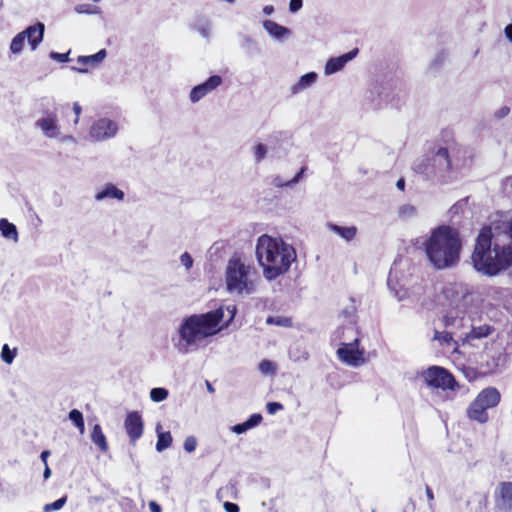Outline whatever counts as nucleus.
Here are the masks:
<instances>
[{"instance_id": "48", "label": "nucleus", "mask_w": 512, "mask_h": 512, "mask_svg": "<svg viewBox=\"0 0 512 512\" xmlns=\"http://www.w3.org/2000/svg\"><path fill=\"white\" fill-rule=\"evenodd\" d=\"M50 57L54 60L64 63L69 60V53H58V52L52 51L50 53Z\"/></svg>"}, {"instance_id": "31", "label": "nucleus", "mask_w": 512, "mask_h": 512, "mask_svg": "<svg viewBox=\"0 0 512 512\" xmlns=\"http://www.w3.org/2000/svg\"><path fill=\"white\" fill-rule=\"evenodd\" d=\"M25 33H18L11 41L10 50L14 54H18L22 51L25 43Z\"/></svg>"}, {"instance_id": "55", "label": "nucleus", "mask_w": 512, "mask_h": 512, "mask_svg": "<svg viewBox=\"0 0 512 512\" xmlns=\"http://www.w3.org/2000/svg\"><path fill=\"white\" fill-rule=\"evenodd\" d=\"M273 184L276 186V187H291V185H287V181H283L279 176H277L274 180H273Z\"/></svg>"}, {"instance_id": "35", "label": "nucleus", "mask_w": 512, "mask_h": 512, "mask_svg": "<svg viewBox=\"0 0 512 512\" xmlns=\"http://www.w3.org/2000/svg\"><path fill=\"white\" fill-rule=\"evenodd\" d=\"M259 371L264 375H271L275 373L276 366L274 362L265 359L259 363Z\"/></svg>"}, {"instance_id": "12", "label": "nucleus", "mask_w": 512, "mask_h": 512, "mask_svg": "<svg viewBox=\"0 0 512 512\" xmlns=\"http://www.w3.org/2000/svg\"><path fill=\"white\" fill-rule=\"evenodd\" d=\"M495 509L499 512H512V482H500L494 493Z\"/></svg>"}, {"instance_id": "2", "label": "nucleus", "mask_w": 512, "mask_h": 512, "mask_svg": "<svg viewBox=\"0 0 512 512\" xmlns=\"http://www.w3.org/2000/svg\"><path fill=\"white\" fill-rule=\"evenodd\" d=\"M494 238L491 226H485L477 236L471 263L479 274L487 277H495L512 266V250L504 247L500 239Z\"/></svg>"}, {"instance_id": "58", "label": "nucleus", "mask_w": 512, "mask_h": 512, "mask_svg": "<svg viewBox=\"0 0 512 512\" xmlns=\"http://www.w3.org/2000/svg\"><path fill=\"white\" fill-rule=\"evenodd\" d=\"M381 90H383V88H381ZM376 92H377L378 97L380 98V100L377 103H375L374 107L375 108H381L382 107L383 99H382V91H380V87H376ZM384 100H386V97L384 98Z\"/></svg>"}, {"instance_id": "20", "label": "nucleus", "mask_w": 512, "mask_h": 512, "mask_svg": "<svg viewBox=\"0 0 512 512\" xmlns=\"http://www.w3.org/2000/svg\"><path fill=\"white\" fill-rule=\"evenodd\" d=\"M263 417L260 413L252 414L246 421L231 427V431L236 434H243L261 424Z\"/></svg>"}, {"instance_id": "25", "label": "nucleus", "mask_w": 512, "mask_h": 512, "mask_svg": "<svg viewBox=\"0 0 512 512\" xmlns=\"http://www.w3.org/2000/svg\"><path fill=\"white\" fill-rule=\"evenodd\" d=\"M328 228L330 231L339 235L342 239H344L347 242L352 241L357 234V227L355 226L343 227L337 224L329 223Z\"/></svg>"}, {"instance_id": "30", "label": "nucleus", "mask_w": 512, "mask_h": 512, "mask_svg": "<svg viewBox=\"0 0 512 512\" xmlns=\"http://www.w3.org/2000/svg\"><path fill=\"white\" fill-rule=\"evenodd\" d=\"M69 419L74 423V425L78 428L81 434L85 431V423L82 413L77 409H72L68 415Z\"/></svg>"}, {"instance_id": "38", "label": "nucleus", "mask_w": 512, "mask_h": 512, "mask_svg": "<svg viewBox=\"0 0 512 512\" xmlns=\"http://www.w3.org/2000/svg\"><path fill=\"white\" fill-rule=\"evenodd\" d=\"M267 150V145L262 143H259L254 147V157L257 163L261 162L266 157Z\"/></svg>"}, {"instance_id": "42", "label": "nucleus", "mask_w": 512, "mask_h": 512, "mask_svg": "<svg viewBox=\"0 0 512 512\" xmlns=\"http://www.w3.org/2000/svg\"><path fill=\"white\" fill-rule=\"evenodd\" d=\"M75 11L78 14H93L96 12V9L90 4H79L75 7Z\"/></svg>"}, {"instance_id": "45", "label": "nucleus", "mask_w": 512, "mask_h": 512, "mask_svg": "<svg viewBox=\"0 0 512 512\" xmlns=\"http://www.w3.org/2000/svg\"><path fill=\"white\" fill-rule=\"evenodd\" d=\"M502 189L505 194L512 196V175L502 181Z\"/></svg>"}, {"instance_id": "51", "label": "nucleus", "mask_w": 512, "mask_h": 512, "mask_svg": "<svg viewBox=\"0 0 512 512\" xmlns=\"http://www.w3.org/2000/svg\"><path fill=\"white\" fill-rule=\"evenodd\" d=\"M226 310L230 313V318L228 320H226V324H225L226 329H228L230 322L236 315L237 308L235 305L234 306H226Z\"/></svg>"}, {"instance_id": "47", "label": "nucleus", "mask_w": 512, "mask_h": 512, "mask_svg": "<svg viewBox=\"0 0 512 512\" xmlns=\"http://www.w3.org/2000/svg\"><path fill=\"white\" fill-rule=\"evenodd\" d=\"M303 6V0H290L289 11L291 13H297Z\"/></svg>"}, {"instance_id": "3", "label": "nucleus", "mask_w": 512, "mask_h": 512, "mask_svg": "<svg viewBox=\"0 0 512 512\" xmlns=\"http://www.w3.org/2000/svg\"><path fill=\"white\" fill-rule=\"evenodd\" d=\"M255 254L264 277L269 281L288 272L297 257L292 245L268 234H263L257 239Z\"/></svg>"}, {"instance_id": "18", "label": "nucleus", "mask_w": 512, "mask_h": 512, "mask_svg": "<svg viewBox=\"0 0 512 512\" xmlns=\"http://www.w3.org/2000/svg\"><path fill=\"white\" fill-rule=\"evenodd\" d=\"M22 33H25V38L28 40L31 48L34 50L38 44L43 40L44 24L37 23L29 26Z\"/></svg>"}, {"instance_id": "56", "label": "nucleus", "mask_w": 512, "mask_h": 512, "mask_svg": "<svg viewBox=\"0 0 512 512\" xmlns=\"http://www.w3.org/2000/svg\"><path fill=\"white\" fill-rule=\"evenodd\" d=\"M393 281H394V267L391 268L390 272H389V276H388V280H387V285L388 287L392 290V289H395L393 287Z\"/></svg>"}, {"instance_id": "64", "label": "nucleus", "mask_w": 512, "mask_h": 512, "mask_svg": "<svg viewBox=\"0 0 512 512\" xmlns=\"http://www.w3.org/2000/svg\"><path fill=\"white\" fill-rule=\"evenodd\" d=\"M452 320L453 318L449 317V316H445L444 317V322H445V325L448 326L452 323Z\"/></svg>"}, {"instance_id": "9", "label": "nucleus", "mask_w": 512, "mask_h": 512, "mask_svg": "<svg viewBox=\"0 0 512 512\" xmlns=\"http://www.w3.org/2000/svg\"><path fill=\"white\" fill-rule=\"evenodd\" d=\"M360 340L355 338L350 343H342L337 350V356L345 364L352 367H359L365 363L364 349L359 348Z\"/></svg>"}, {"instance_id": "50", "label": "nucleus", "mask_w": 512, "mask_h": 512, "mask_svg": "<svg viewBox=\"0 0 512 512\" xmlns=\"http://www.w3.org/2000/svg\"><path fill=\"white\" fill-rule=\"evenodd\" d=\"M510 113V108L508 106H503L495 112V117L498 119H502L506 117Z\"/></svg>"}, {"instance_id": "8", "label": "nucleus", "mask_w": 512, "mask_h": 512, "mask_svg": "<svg viewBox=\"0 0 512 512\" xmlns=\"http://www.w3.org/2000/svg\"><path fill=\"white\" fill-rule=\"evenodd\" d=\"M421 376L429 387L453 391L458 387L454 376L441 366H430L422 371Z\"/></svg>"}, {"instance_id": "41", "label": "nucleus", "mask_w": 512, "mask_h": 512, "mask_svg": "<svg viewBox=\"0 0 512 512\" xmlns=\"http://www.w3.org/2000/svg\"><path fill=\"white\" fill-rule=\"evenodd\" d=\"M1 357L4 362H6L7 364H11L15 358V352L10 350L9 346L5 344L2 347Z\"/></svg>"}, {"instance_id": "13", "label": "nucleus", "mask_w": 512, "mask_h": 512, "mask_svg": "<svg viewBox=\"0 0 512 512\" xmlns=\"http://www.w3.org/2000/svg\"><path fill=\"white\" fill-rule=\"evenodd\" d=\"M117 132V125L108 118H102L94 122L90 129V135L96 140L112 137Z\"/></svg>"}, {"instance_id": "57", "label": "nucleus", "mask_w": 512, "mask_h": 512, "mask_svg": "<svg viewBox=\"0 0 512 512\" xmlns=\"http://www.w3.org/2000/svg\"><path fill=\"white\" fill-rule=\"evenodd\" d=\"M504 33L506 38L512 42V22L505 27Z\"/></svg>"}, {"instance_id": "52", "label": "nucleus", "mask_w": 512, "mask_h": 512, "mask_svg": "<svg viewBox=\"0 0 512 512\" xmlns=\"http://www.w3.org/2000/svg\"><path fill=\"white\" fill-rule=\"evenodd\" d=\"M73 110H74L75 115H76L75 120H74V123H75V124H77V123H78V121H79L80 114H81V112H82V108H81V106L79 105V103L75 102V103L73 104Z\"/></svg>"}, {"instance_id": "11", "label": "nucleus", "mask_w": 512, "mask_h": 512, "mask_svg": "<svg viewBox=\"0 0 512 512\" xmlns=\"http://www.w3.org/2000/svg\"><path fill=\"white\" fill-rule=\"evenodd\" d=\"M496 333V329L493 325L484 323H472L471 330L462 339V344L478 347L479 342L485 338L491 337Z\"/></svg>"}, {"instance_id": "19", "label": "nucleus", "mask_w": 512, "mask_h": 512, "mask_svg": "<svg viewBox=\"0 0 512 512\" xmlns=\"http://www.w3.org/2000/svg\"><path fill=\"white\" fill-rule=\"evenodd\" d=\"M105 57H106L105 49H102L93 55L79 56L77 59V62L81 65V67L78 70L81 72H86V71H88V67L98 65Z\"/></svg>"}, {"instance_id": "6", "label": "nucleus", "mask_w": 512, "mask_h": 512, "mask_svg": "<svg viewBox=\"0 0 512 512\" xmlns=\"http://www.w3.org/2000/svg\"><path fill=\"white\" fill-rule=\"evenodd\" d=\"M252 266L242 252H235L226 265V291L244 297L255 293L256 282L251 278Z\"/></svg>"}, {"instance_id": "14", "label": "nucleus", "mask_w": 512, "mask_h": 512, "mask_svg": "<svg viewBox=\"0 0 512 512\" xmlns=\"http://www.w3.org/2000/svg\"><path fill=\"white\" fill-rule=\"evenodd\" d=\"M222 83V77L219 75L211 76L207 81L192 88L189 98L191 102L196 103L207 94L215 90Z\"/></svg>"}, {"instance_id": "26", "label": "nucleus", "mask_w": 512, "mask_h": 512, "mask_svg": "<svg viewBox=\"0 0 512 512\" xmlns=\"http://www.w3.org/2000/svg\"><path fill=\"white\" fill-rule=\"evenodd\" d=\"M91 440L92 442L100 449L102 452L108 451V443L106 440V436L102 431V428L99 424H95L93 426L91 432Z\"/></svg>"}, {"instance_id": "59", "label": "nucleus", "mask_w": 512, "mask_h": 512, "mask_svg": "<svg viewBox=\"0 0 512 512\" xmlns=\"http://www.w3.org/2000/svg\"><path fill=\"white\" fill-rule=\"evenodd\" d=\"M50 451L49 450H43L40 454V458L42 460V462L44 463V465H48L47 463V460H48V457L50 456Z\"/></svg>"}, {"instance_id": "62", "label": "nucleus", "mask_w": 512, "mask_h": 512, "mask_svg": "<svg viewBox=\"0 0 512 512\" xmlns=\"http://www.w3.org/2000/svg\"><path fill=\"white\" fill-rule=\"evenodd\" d=\"M45 468H44V472H43V477L44 479H48L50 476H51V469L49 468L48 465H44Z\"/></svg>"}, {"instance_id": "49", "label": "nucleus", "mask_w": 512, "mask_h": 512, "mask_svg": "<svg viewBox=\"0 0 512 512\" xmlns=\"http://www.w3.org/2000/svg\"><path fill=\"white\" fill-rule=\"evenodd\" d=\"M305 171L306 167H302L291 180L287 181V185H291V187L296 185L303 177Z\"/></svg>"}, {"instance_id": "33", "label": "nucleus", "mask_w": 512, "mask_h": 512, "mask_svg": "<svg viewBox=\"0 0 512 512\" xmlns=\"http://www.w3.org/2000/svg\"><path fill=\"white\" fill-rule=\"evenodd\" d=\"M266 323L269 325H277L281 327H291L292 320L288 317L282 316H269L266 319Z\"/></svg>"}, {"instance_id": "44", "label": "nucleus", "mask_w": 512, "mask_h": 512, "mask_svg": "<svg viewBox=\"0 0 512 512\" xmlns=\"http://www.w3.org/2000/svg\"><path fill=\"white\" fill-rule=\"evenodd\" d=\"M284 409V406L279 402H268L266 404V410L269 414L274 415L278 411H281Z\"/></svg>"}, {"instance_id": "16", "label": "nucleus", "mask_w": 512, "mask_h": 512, "mask_svg": "<svg viewBox=\"0 0 512 512\" xmlns=\"http://www.w3.org/2000/svg\"><path fill=\"white\" fill-rule=\"evenodd\" d=\"M263 28L265 31L275 40L282 41L289 36H291L292 32L289 28L278 24L272 20H264L262 22Z\"/></svg>"}, {"instance_id": "4", "label": "nucleus", "mask_w": 512, "mask_h": 512, "mask_svg": "<svg viewBox=\"0 0 512 512\" xmlns=\"http://www.w3.org/2000/svg\"><path fill=\"white\" fill-rule=\"evenodd\" d=\"M424 246L428 260L438 270L452 268L460 260L462 240L459 231L451 226L432 229Z\"/></svg>"}, {"instance_id": "22", "label": "nucleus", "mask_w": 512, "mask_h": 512, "mask_svg": "<svg viewBox=\"0 0 512 512\" xmlns=\"http://www.w3.org/2000/svg\"><path fill=\"white\" fill-rule=\"evenodd\" d=\"M57 117L55 114L37 120L36 125L41 128L43 133L48 137L57 135Z\"/></svg>"}, {"instance_id": "21", "label": "nucleus", "mask_w": 512, "mask_h": 512, "mask_svg": "<svg viewBox=\"0 0 512 512\" xmlns=\"http://www.w3.org/2000/svg\"><path fill=\"white\" fill-rule=\"evenodd\" d=\"M467 415L470 419L485 423L488 421L487 409L478 400H474L467 409Z\"/></svg>"}, {"instance_id": "46", "label": "nucleus", "mask_w": 512, "mask_h": 512, "mask_svg": "<svg viewBox=\"0 0 512 512\" xmlns=\"http://www.w3.org/2000/svg\"><path fill=\"white\" fill-rule=\"evenodd\" d=\"M180 261H181L182 265L185 266L186 269H190L193 265V259L188 252H184L180 256Z\"/></svg>"}, {"instance_id": "63", "label": "nucleus", "mask_w": 512, "mask_h": 512, "mask_svg": "<svg viewBox=\"0 0 512 512\" xmlns=\"http://www.w3.org/2000/svg\"><path fill=\"white\" fill-rule=\"evenodd\" d=\"M396 187L400 190H404V187H405V180L403 178H400L397 182H396Z\"/></svg>"}, {"instance_id": "54", "label": "nucleus", "mask_w": 512, "mask_h": 512, "mask_svg": "<svg viewBox=\"0 0 512 512\" xmlns=\"http://www.w3.org/2000/svg\"><path fill=\"white\" fill-rule=\"evenodd\" d=\"M149 509L151 512H162L161 506L156 501L149 502Z\"/></svg>"}, {"instance_id": "1", "label": "nucleus", "mask_w": 512, "mask_h": 512, "mask_svg": "<svg viewBox=\"0 0 512 512\" xmlns=\"http://www.w3.org/2000/svg\"><path fill=\"white\" fill-rule=\"evenodd\" d=\"M460 148L454 144L435 146L413 165L414 171L426 180L447 184L458 178L459 171L464 166L461 163Z\"/></svg>"}, {"instance_id": "60", "label": "nucleus", "mask_w": 512, "mask_h": 512, "mask_svg": "<svg viewBox=\"0 0 512 512\" xmlns=\"http://www.w3.org/2000/svg\"><path fill=\"white\" fill-rule=\"evenodd\" d=\"M425 491H426V495H427L428 500L430 502H432L434 500V494H433L432 489L429 486H426Z\"/></svg>"}, {"instance_id": "7", "label": "nucleus", "mask_w": 512, "mask_h": 512, "mask_svg": "<svg viewBox=\"0 0 512 512\" xmlns=\"http://www.w3.org/2000/svg\"><path fill=\"white\" fill-rule=\"evenodd\" d=\"M510 354H512V341L496 333L490 346L485 343L481 365L485 367V372L501 371L508 365Z\"/></svg>"}, {"instance_id": "27", "label": "nucleus", "mask_w": 512, "mask_h": 512, "mask_svg": "<svg viewBox=\"0 0 512 512\" xmlns=\"http://www.w3.org/2000/svg\"><path fill=\"white\" fill-rule=\"evenodd\" d=\"M161 425L157 426L158 439L156 443V450L162 452L172 445V436L170 432H160Z\"/></svg>"}, {"instance_id": "36", "label": "nucleus", "mask_w": 512, "mask_h": 512, "mask_svg": "<svg viewBox=\"0 0 512 512\" xmlns=\"http://www.w3.org/2000/svg\"><path fill=\"white\" fill-rule=\"evenodd\" d=\"M168 397V390L165 388H153L150 392V398L154 402H161Z\"/></svg>"}, {"instance_id": "39", "label": "nucleus", "mask_w": 512, "mask_h": 512, "mask_svg": "<svg viewBox=\"0 0 512 512\" xmlns=\"http://www.w3.org/2000/svg\"><path fill=\"white\" fill-rule=\"evenodd\" d=\"M285 138H287V134L284 132H274L273 134H271L268 138L270 149L275 150L276 149L275 144Z\"/></svg>"}, {"instance_id": "53", "label": "nucleus", "mask_w": 512, "mask_h": 512, "mask_svg": "<svg viewBox=\"0 0 512 512\" xmlns=\"http://www.w3.org/2000/svg\"><path fill=\"white\" fill-rule=\"evenodd\" d=\"M226 512H239V506L236 503L226 501Z\"/></svg>"}, {"instance_id": "24", "label": "nucleus", "mask_w": 512, "mask_h": 512, "mask_svg": "<svg viewBox=\"0 0 512 512\" xmlns=\"http://www.w3.org/2000/svg\"><path fill=\"white\" fill-rule=\"evenodd\" d=\"M124 192L118 189L114 184L108 183L104 186V188L99 191L95 198L96 200H103L105 198H115L119 201L124 199Z\"/></svg>"}, {"instance_id": "61", "label": "nucleus", "mask_w": 512, "mask_h": 512, "mask_svg": "<svg viewBox=\"0 0 512 512\" xmlns=\"http://www.w3.org/2000/svg\"><path fill=\"white\" fill-rule=\"evenodd\" d=\"M274 12V7L272 5H266L263 7V13L265 15H271Z\"/></svg>"}, {"instance_id": "29", "label": "nucleus", "mask_w": 512, "mask_h": 512, "mask_svg": "<svg viewBox=\"0 0 512 512\" xmlns=\"http://www.w3.org/2000/svg\"><path fill=\"white\" fill-rule=\"evenodd\" d=\"M308 357V352L300 344H295L289 350V358L294 362L306 361Z\"/></svg>"}, {"instance_id": "23", "label": "nucleus", "mask_w": 512, "mask_h": 512, "mask_svg": "<svg viewBox=\"0 0 512 512\" xmlns=\"http://www.w3.org/2000/svg\"><path fill=\"white\" fill-rule=\"evenodd\" d=\"M318 75L315 72H308L302 75L298 82L291 87V94L296 95L299 92L311 87L317 81Z\"/></svg>"}, {"instance_id": "17", "label": "nucleus", "mask_w": 512, "mask_h": 512, "mask_svg": "<svg viewBox=\"0 0 512 512\" xmlns=\"http://www.w3.org/2000/svg\"><path fill=\"white\" fill-rule=\"evenodd\" d=\"M500 399V392L494 387L483 389L476 397V400H478V402H480L486 409L496 407L500 402Z\"/></svg>"}, {"instance_id": "43", "label": "nucleus", "mask_w": 512, "mask_h": 512, "mask_svg": "<svg viewBox=\"0 0 512 512\" xmlns=\"http://www.w3.org/2000/svg\"><path fill=\"white\" fill-rule=\"evenodd\" d=\"M197 441L196 438L193 436H188L184 441V449L191 453L196 449Z\"/></svg>"}, {"instance_id": "28", "label": "nucleus", "mask_w": 512, "mask_h": 512, "mask_svg": "<svg viewBox=\"0 0 512 512\" xmlns=\"http://www.w3.org/2000/svg\"><path fill=\"white\" fill-rule=\"evenodd\" d=\"M0 231L5 238L17 240L16 226L7 219H0Z\"/></svg>"}, {"instance_id": "32", "label": "nucleus", "mask_w": 512, "mask_h": 512, "mask_svg": "<svg viewBox=\"0 0 512 512\" xmlns=\"http://www.w3.org/2000/svg\"><path fill=\"white\" fill-rule=\"evenodd\" d=\"M398 215L401 219H410L417 215V209L411 204H404L399 207Z\"/></svg>"}, {"instance_id": "5", "label": "nucleus", "mask_w": 512, "mask_h": 512, "mask_svg": "<svg viewBox=\"0 0 512 512\" xmlns=\"http://www.w3.org/2000/svg\"><path fill=\"white\" fill-rule=\"evenodd\" d=\"M224 317L223 308L202 314H193L185 318L180 325L179 335L187 346L199 343L221 330L220 322Z\"/></svg>"}, {"instance_id": "37", "label": "nucleus", "mask_w": 512, "mask_h": 512, "mask_svg": "<svg viewBox=\"0 0 512 512\" xmlns=\"http://www.w3.org/2000/svg\"><path fill=\"white\" fill-rule=\"evenodd\" d=\"M66 501H67L66 496L61 497L52 503L46 504L44 506L43 510H44V512H51V511L59 510L65 505Z\"/></svg>"}, {"instance_id": "40", "label": "nucleus", "mask_w": 512, "mask_h": 512, "mask_svg": "<svg viewBox=\"0 0 512 512\" xmlns=\"http://www.w3.org/2000/svg\"><path fill=\"white\" fill-rule=\"evenodd\" d=\"M446 59L447 53L446 51L442 50L435 56L434 60L431 62L430 67L432 69H439L442 66V64L446 61Z\"/></svg>"}, {"instance_id": "10", "label": "nucleus", "mask_w": 512, "mask_h": 512, "mask_svg": "<svg viewBox=\"0 0 512 512\" xmlns=\"http://www.w3.org/2000/svg\"><path fill=\"white\" fill-rule=\"evenodd\" d=\"M124 429L132 446L142 437L144 432V422L138 411L128 412L124 419Z\"/></svg>"}, {"instance_id": "15", "label": "nucleus", "mask_w": 512, "mask_h": 512, "mask_svg": "<svg viewBox=\"0 0 512 512\" xmlns=\"http://www.w3.org/2000/svg\"><path fill=\"white\" fill-rule=\"evenodd\" d=\"M358 52V48H355L343 55L330 58L325 65V74L332 75L342 70L349 61L357 56Z\"/></svg>"}, {"instance_id": "34", "label": "nucleus", "mask_w": 512, "mask_h": 512, "mask_svg": "<svg viewBox=\"0 0 512 512\" xmlns=\"http://www.w3.org/2000/svg\"><path fill=\"white\" fill-rule=\"evenodd\" d=\"M434 340H438L442 345L450 346L452 343H456L453 336L449 332L435 331Z\"/></svg>"}]
</instances>
